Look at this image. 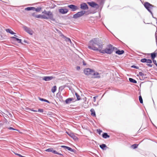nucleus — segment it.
Wrapping results in <instances>:
<instances>
[{
	"label": "nucleus",
	"mask_w": 157,
	"mask_h": 157,
	"mask_svg": "<svg viewBox=\"0 0 157 157\" xmlns=\"http://www.w3.org/2000/svg\"><path fill=\"white\" fill-rule=\"evenodd\" d=\"M103 47V44L101 40L98 38H94L90 40L88 44V48L94 51H98L103 54H111L115 49L117 48L111 44L108 45L104 49L102 50Z\"/></svg>",
	"instance_id": "nucleus-1"
},
{
	"label": "nucleus",
	"mask_w": 157,
	"mask_h": 157,
	"mask_svg": "<svg viewBox=\"0 0 157 157\" xmlns=\"http://www.w3.org/2000/svg\"><path fill=\"white\" fill-rule=\"evenodd\" d=\"M42 13L44 16V19H50L52 21H55V19L53 17V15L52 13L50 11H47L44 10Z\"/></svg>",
	"instance_id": "nucleus-2"
},
{
	"label": "nucleus",
	"mask_w": 157,
	"mask_h": 157,
	"mask_svg": "<svg viewBox=\"0 0 157 157\" xmlns=\"http://www.w3.org/2000/svg\"><path fill=\"white\" fill-rule=\"evenodd\" d=\"M144 6L147 10L152 15V13L151 10L153 7H155V6H154L153 5L147 2H145L144 3Z\"/></svg>",
	"instance_id": "nucleus-3"
},
{
	"label": "nucleus",
	"mask_w": 157,
	"mask_h": 157,
	"mask_svg": "<svg viewBox=\"0 0 157 157\" xmlns=\"http://www.w3.org/2000/svg\"><path fill=\"white\" fill-rule=\"evenodd\" d=\"M85 13L86 11H81L80 12H78L74 15L73 17L74 18L76 19L83 15L85 14Z\"/></svg>",
	"instance_id": "nucleus-4"
},
{
	"label": "nucleus",
	"mask_w": 157,
	"mask_h": 157,
	"mask_svg": "<svg viewBox=\"0 0 157 157\" xmlns=\"http://www.w3.org/2000/svg\"><path fill=\"white\" fill-rule=\"evenodd\" d=\"M87 3L92 7L95 8L96 9H98L99 7V6L98 4L96 3L93 2H87Z\"/></svg>",
	"instance_id": "nucleus-5"
},
{
	"label": "nucleus",
	"mask_w": 157,
	"mask_h": 157,
	"mask_svg": "<svg viewBox=\"0 0 157 157\" xmlns=\"http://www.w3.org/2000/svg\"><path fill=\"white\" fill-rule=\"evenodd\" d=\"M93 70L89 68L85 69L84 70V72L85 74L86 75H92V72L93 71Z\"/></svg>",
	"instance_id": "nucleus-6"
},
{
	"label": "nucleus",
	"mask_w": 157,
	"mask_h": 157,
	"mask_svg": "<svg viewBox=\"0 0 157 157\" xmlns=\"http://www.w3.org/2000/svg\"><path fill=\"white\" fill-rule=\"evenodd\" d=\"M23 28L24 30L28 33L31 35H33V32L30 29L25 25L23 26Z\"/></svg>",
	"instance_id": "nucleus-7"
},
{
	"label": "nucleus",
	"mask_w": 157,
	"mask_h": 157,
	"mask_svg": "<svg viewBox=\"0 0 157 157\" xmlns=\"http://www.w3.org/2000/svg\"><path fill=\"white\" fill-rule=\"evenodd\" d=\"M68 7L71 9L72 11H74L78 9L77 6L73 5H71L68 6Z\"/></svg>",
	"instance_id": "nucleus-8"
},
{
	"label": "nucleus",
	"mask_w": 157,
	"mask_h": 157,
	"mask_svg": "<svg viewBox=\"0 0 157 157\" xmlns=\"http://www.w3.org/2000/svg\"><path fill=\"white\" fill-rule=\"evenodd\" d=\"M59 13L63 14L66 13L68 11V10L66 8L60 9L59 10Z\"/></svg>",
	"instance_id": "nucleus-9"
},
{
	"label": "nucleus",
	"mask_w": 157,
	"mask_h": 157,
	"mask_svg": "<svg viewBox=\"0 0 157 157\" xmlns=\"http://www.w3.org/2000/svg\"><path fill=\"white\" fill-rule=\"evenodd\" d=\"M80 8L83 10H86L88 9L87 5L85 3H82L80 5Z\"/></svg>",
	"instance_id": "nucleus-10"
},
{
	"label": "nucleus",
	"mask_w": 157,
	"mask_h": 157,
	"mask_svg": "<svg viewBox=\"0 0 157 157\" xmlns=\"http://www.w3.org/2000/svg\"><path fill=\"white\" fill-rule=\"evenodd\" d=\"M92 73V75H93L94 78H99L101 77L100 74L97 72H95L94 71H93Z\"/></svg>",
	"instance_id": "nucleus-11"
},
{
	"label": "nucleus",
	"mask_w": 157,
	"mask_h": 157,
	"mask_svg": "<svg viewBox=\"0 0 157 157\" xmlns=\"http://www.w3.org/2000/svg\"><path fill=\"white\" fill-rule=\"evenodd\" d=\"M52 76H44L43 77L42 79L45 81H49L53 79Z\"/></svg>",
	"instance_id": "nucleus-12"
},
{
	"label": "nucleus",
	"mask_w": 157,
	"mask_h": 157,
	"mask_svg": "<svg viewBox=\"0 0 157 157\" xmlns=\"http://www.w3.org/2000/svg\"><path fill=\"white\" fill-rule=\"evenodd\" d=\"M74 100L72 98H69L66 99L65 100V102L67 104H69L71 103V101Z\"/></svg>",
	"instance_id": "nucleus-13"
},
{
	"label": "nucleus",
	"mask_w": 157,
	"mask_h": 157,
	"mask_svg": "<svg viewBox=\"0 0 157 157\" xmlns=\"http://www.w3.org/2000/svg\"><path fill=\"white\" fill-rule=\"evenodd\" d=\"M66 133L68 134V135L71 138H73L74 140H75L77 138V137L75 136L74 134L72 133H69L68 132H66Z\"/></svg>",
	"instance_id": "nucleus-14"
},
{
	"label": "nucleus",
	"mask_w": 157,
	"mask_h": 157,
	"mask_svg": "<svg viewBox=\"0 0 157 157\" xmlns=\"http://www.w3.org/2000/svg\"><path fill=\"white\" fill-rule=\"evenodd\" d=\"M102 137L105 139L109 138L110 137L108 135V134L106 132H104L102 134Z\"/></svg>",
	"instance_id": "nucleus-15"
},
{
	"label": "nucleus",
	"mask_w": 157,
	"mask_h": 157,
	"mask_svg": "<svg viewBox=\"0 0 157 157\" xmlns=\"http://www.w3.org/2000/svg\"><path fill=\"white\" fill-rule=\"evenodd\" d=\"M124 52V51L123 50L121 51L119 50H118L116 52V54L119 55H121L123 54Z\"/></svg>",
	"instance_id": "nucleus-16"
},
{
	"label": "nucleus",
	"mask_w": 157,
	"mask_h": 157,
	"mask_svg": "<svg viewBox=\"0 0 157 157\" xmlns=\"http://www.w3.org/2000/svg\"><path fill=\"white\" fill-rule=\"evenodd\" d=\"M6 31L11 34H15V33H14L13 31L11 29H6Z\"/></svg>",
	"instance_id": "nucleus-17"
},
{
	"label": "nucleus",
	"mask_w": 157,
	"mask_h": 157,
	"mask_svg": "<svg viewBox=\"0 0 157 157\" xmlns=\"http://www.w3.org/2000/svg\"><path fill=\"white\" fill-rule=\"evenodd\" d=\"M34 17H36L37 18H41L44 19V16L43 15V14L42 15L38 14V15H35L34 16Z\"/></svg>",
	"instance_id": "nucleus-18"
},
{
	"label": "nucleus",
	"mask_w": 157,
	"mask_h": 157,
	"mask_svg": "<svg viewBox=\"0 0 157 157\" xmlns=\"http://www.w3.org/2000/svg\"><path fill=\"white\" fill-rule=\"evenodd\" d=\"M100 147L103 150H105L106 149H105V148H107V147L106 146V145L104 144H102L100 145Z\"/></svg>",
	"instance_id": "nucleus-19"
},
{
	"label": "nucleus",
	"mask_w": 157,
	"mask_h": 157,
	"mask_svg": "<svg viewBox=\"0 0 157 157\" xmlns=\"http://www.w3.org/2000/svg\"><path fill=\"white\" fill-rule=\"evenodd\" d=\"M35 9V7H28L25 9V10H33L34 11V10Z\"/></svg>",
	"instance_id": "nucleus-20"
},
{
	"label": "nucleus",
	"mask_w": 157,
	"mask_h": 157,
	"mask_svg": "<svg viewBox=\"0 0 157 157\" xmlns=\"http://www.w3.org/2000/svg\"><path fill=\"white\" fill-rule=\"evenodd\" d=\"M12 38L15 40L16 41H17L18 43L23 44V43H21V39H19L15 37H12Z\"/></svg>",
	"instance_id": "nucleus-21"
},
{
	"label": "nucleus",
	"mask_w": 157,
	"mask_h": 157,
	"mask_svg": "<svg viewBox=\"0 0 157 157\" xmlns=\"http://www.w3.org/2000/svg\"><path fill=\"white\" fill-rule=\"evenodd\" d=\"M90 111L91 112V115L92 116L95 117L96 116V114L94 110L93 109H91Z\"/></svg>",
	"instance_id": "nucleus-22"
},
{
	"label": "nucleus",
	"mask_w": 157,
	"mask_h": 157,
	"mask_svg": "<svg viewBox=\"0 0 157 157\" xmlns=\"http://www.w3.org/2000/svg\"><path fill=\"white\" fill-rule=\"evenodd\" d=\"M45 151L47 152H52L54 154V151H56L54 150L52 148H49L45 150Z\"/></svg>",
	"instance_id": "nucleus-23"
},
{
	"label": "nucleus",
	"mask_w": 157,
	"mask_h": 157,
	"mask_svg": "<svg viewBox=\"0 0 157 157\" xmlns=\"http://www.w3.org/2000/svg\"><path fill=\"white\" fill-rule=\"evenodd\" d=\"M129 81L131 82L134 83H136L137 82V81L133 79L132 78H129Z\"/></svg>",
	"instance_id": "nucleus-24"
},
{
	"label": "nucleus",
	"mask_w": 157,
	"mask_h": 157,
	"mask_svg": "<svg viewBox=\"0 0 157 157\" xmlns=\"http://www.w3.org/2000/svg\"><path fill=\"white\" fill-rule=\"evenodd\" d=\"M62 38H63L65 39V40L67 42H69L71 43V39L68 37H67L65 36L64 37H63Z\"/></svg>",
	"instance_id": "nucleus-25"
},
{
	"label": "nucleus",
	"mask_w": 157,
	"mask_h": 157,
	"mask_svg": "<svg viewBox=\"0 0 157 157\" xmlns=\"http://www.w3.org/2000/svg\"><path fill=\"white\" fill-rule=\"evenodd\" d=\"M56 90V86H54L52 89V93H54Z\"/></svg>",
	"instance_id": "nucleus-26"
},
{
	"label": "nucleus",
	"mask_w": 157,
	"mask_h": 157,
	"mask_svg": "<svg viewBox=\"0 0 157 157\" xmlns=\"http://www.w3.org/2000/svg\"><path fill=\"white\" fill-rule=\"evenodd\" d=\"M42 8L41 7H38L36 8H35V9L34 10V11H36V12H39L41 10Z\"/></svg>",
	"instance_id": "nucleus-27"
},
{
	"label": "nucleus",
	"mask_w": 157,
	"mask_h": 157,
	"mask_svg": "<svg viewBox=\"0 0 157 157\" xmlns=\"http://www.w3.org/2000/svg\"><path fill=\"white\" fill-rule=\"evenodd\" d=\"M138 145L137 144H134L132 145L131 147L133 149H135L137 147Z\"/></svg>",
	"instance_id": "nucleus-28"
},
{
	"label": "nucleus",
	"mask_w": 157,
	"mask_h": 157,
	"mask_svg": "<svg viewBox=\"0 0 157 157\" xmlns=\"http://www.w3.org/2000/svg\"><path fill=\"white\" fill-rule=\"evenodd\" d=\"M139 75L140 76H141L142 77H144V78L145 76L146 75L144 74L141 72H139Z\"/></svg>",
	"instance_id": "nucleus-29"
},
{
	"label": "nucleus",
	"mask_w": 157,
	"mask_h": 157,
	"mask_svg": "<svg viewBox=\"0 0 157 157\" xmlns=\"http://www.w3.org/2000/svg\"><path fill=\"white\" fill-rule=\"evenodd\" d=\"M139 100L141 103H143V99L140 95L139 96Z\"/></svg>",
	"instance_id": "nucleus-30"
},
{
	"label": "nucleus",
	"mask_w": 157,
	"mask_h": 157,
	"mask_svg": "<svg viewBox=\"0 0 157 157\" xmlns=\"http://www.w3.org/2000/svg\"><path fill=\"white\" fill-rule=\"evenodd\" d=\"M58 33L59 34V36L62 37H65V36L59 30L58 31Z\"/></svg>",
	"instance_id": "nucleus-31"
},
{
	"label": "nucleus",
	"mask_w": 157,
	"mask_h": 157,
	"mask_svg": "<svg viewBox=\"0 0 157 157\" xmlns=\"http://www.w3.org/2000/svg\"><path fill=\"white\" fill-rule=\"evenodd\" d=\"M58 33L59 34V36L62 37H65V36L59 30L58 31Z\"/></svg>",
	"instance_id": "nucleus-32"
},
{
	"label": "nucleus",
	"mask_w": 157,
	"mask_h": 157,
	"mask_svg": "<svg viewBox=\"0 0 157 157\" xmlns=\"http://www.w3.org/2000/svg\"><path fill=\"white\" fill-rule=\"evenodd\" d=\"M66 149L71 152L74 151V150L73 149H72L71 148L69 147H67Z\"/></svg>",
	"instance_id": "nucleus-33"
},
{
	"label": "nucleus",
	"mask_w": 157,
	"mask_h": 157,
	"mask_svg": "<svg viewBox=\"0 0 157 157\" xmlns=\"http://www.w3.org/2000/svg\"><path fill=\"white\" fill-rule=\"evenodd\" d=\"M152 62V61L150 59H147V61H146V62L147 63H151Z\"/></svg>",
	"instance_id": "nucleus-34"
},
{
	"label": "nucleus",
	"mask_w": 157,
	"mask_h": 157,
	"mask_svg": "<svg viewBox=\"0 0 157 157\" xmlns=\"http://www.w3.org/2000/svg\"><path fill=\"white\" fill-rule=\"evenodd\" d=\"M147 61V59L143 58L141 59L140 61L142 63H146Z\"/></svg>",
	"instance_id": "nucleus-35"
},
{
	"label": "nucleus",
	"mask_w": 157,
	"mask_h": 157,
	"mask_svg": "<svg viewBox=\"0 0 157 157\" xmlns=\"http://www.w3.org/2000/svg\"><path fill=\"white\" fill-rule=\"evenodd\" d=\"M75 94L77 98V100H80V96L77 93H75Z\"/></svg>",
	"instance_id": "nucleus-36"
},
{
	"label": "nucleus",
	"mask_w": 157,
	"mask_h": 157,
	"mask_svg": "<svg viewBox=\"0 0 157 157\" xmlns=\"http://www.w3.org/2000/svg\"><path fill=\"white\" fill-rule=\"evenodd\" d=\"M97 132L100 135L101 133L102 132V131L100 129H98L97 130Z\"/></svg>",
	"instance_id": "nucleus-37"
},
{
	"label": "nucleus",
	"mask_w": 157,
	"mask_h": 157,
	"mask_svg": "<svg viewBox=\"0 0 157 157\" xmlns=\"http://www.w3.org/2000/svg\"><path fill=\"white\" fill-rule=\"evenodd\" d=\"M98 97V96H94L93 98V101L94 102H95L96 101V99Z\"/></svg>",
	"instance_id": "nucleus-38"
},
{
	"label": "nucleus",
	"mask_w": 157,
	"mask_h": 157,
	"mask_svg": "<svg viewBox=\"0 0 157 157\" xmlns=\"http://www.w3.org/2000/svg\"><path fill=\"white\" fill-rule=\"evenodd\" d=\"M54 154L59 155H63L62 154H61V153H59L57 152L56 151H54Z\"/></svg>",
	"instance_id": "nucleus-39"
},
{
	"label": "nucleus",
	"mask_w": 157,
	"mask_h": 157,
	"mask_svg": "<svg viewBox=\"0 0 157 157\" xmlns=\"http://www.w3.org/2000/svg\"><path fill=\"white\" fill-rule=\"evenodd\" d=\"M44 111L43 109H39L38 110V112H40V113H43Z\"/></svg>",
	"instance_id": "nucleus-40"
},
{
	"label": "nucleus",
	"mask_w": 157,
	"mask_h": 157,
	"mask_svg": "<svg viewBox=\"0 0 157 157\" xmlns=\"http://www.w3.org/2000/svg\"><path fill=\"white\" fill-rule=\"evenodd\" d=\"M38 99L40 100L41 101H44L45 100V99H44L41 98L40 97H39Z\"/></svg>",
	"instance_id": "nucleus-41"
},
{
	"label": "nucleus",
	"mask_w": 157,
	"mask_h": 157,
	"mask_svg": "<svg viewBox=\"0 0 157 157\" xmlns=\"http://www.w3.org/2000/svg\"><path fill=\"white\" fill-rule=\"evenodd\" d=\"M4 114H5L4 113L2 112V111L0 110V115L1 116H2V115L4 116Z\"/></svg>",
	"instance_id": "nucleus-42"
},
{
	"label": "nucleus",
	"mask_w": 157,
	"mask_h": 157,
	"mask_svg": "<svg viewBox=\"0 0 157 157\" xmlns=\"http://www.w3.org/2000/svg\"><path fill=\"white\" fill-rule=\"evenodd\" d=\"M131 67H132V68H136V69L138 68V67L137 66H135V65H132L131 66Z\"/></svg>",
	"instance_id": "nucleus-43"
},
{
	"label": "nucleus",
	"mask_w": 157,
	"mask_h": 157,
	"mask_svg": "<svg viewBox=\"0 0 157 157\" xmlns=\"http://www.w3.org/2000/svg\"><path fill=\"white\" fill-rule=\"evenodd\" d=\"M153 61V62L155 64L156 66H157V64L156 63V60H154V59H152Z\"/></svg>",
	"instance_id": "nucleus-44"
},
{
	"label": "nucleus",
	"mask_w": 157,
	"mask_h": 157,
	"mask_svg": "<svg viewBox=\"0 0 157 157\" xmlns=\"http://www.w3.org/2000/svg\"><path fill=\"white\" fill-rule=\"evenodd\" d=\"M61 147H63V148H65V149H66L67 148V146H64V145H62V146H61Z\"/></svg>",
	"instance_id": "nucleus-45"
},
{
	"label": "nucleus",
	"mask_w": 157,
	"mask_h": 157,
	"mask_svg": "<svg viewBox=\"0 0 157 157\" xmlns=\"http://www.w3.org/2000/svg\"><path fill=\"white\" fill-rule=\"evenodd\" d=\"M61 147H63V148H65V149H66L67 148V146H64V145H62V146H61Z\"/></svg>",
	"instance_id": "nucleus-46"
},
{
	"label": "nucleus",
	"mask_w": 157,
	"mask_h": 157,
	"mask_svg": "<svg viewBox=\"0 0 157 157\" xmlns=\"http://www.w3.org/2000/svg\"><path fill=\"white\" fill-rule=\"evenodd\" d=\"M80 69V67L79 66H77L76 67V69L78 71Z\"/></svg>",
	"instance_id": "nucleus-47"
},
{
	"label": "nucleus",
	"mask_w": 157,
	"mask_h": 157,
	"mask_svg": "<svg viewBox=\"0 0 157 157\" xmlns=\"http://www.w3.org/2000/svg\"><path fill=\"white\" fill-rule=\"evenodd\" d=\"M9 129L10 130H16V129L13 128L12 127H10L9 128Z\"/></svg>",
	"instance_id": "nucleus-48"
},
{
	"label": "nucleus",
	"mask_w": 157,
	"mask_h": 157,
	"mask_svg": "<svg viewBox=\"0 0 157 157\" xmlns=\"http://www.w3.org/2000/svg\"><path fill=\"white\" fill-rule=\"evenodd\" d=\"M150 64V63L147 64V65L149 67H152V65Z\"/></svg>",
	"instance_id": "nucleus-49"
},
{
	"label": "nucleus",
	"mask_w": 157,
	"mask_h": 157,
	"mask_svg": "<svg viewBox=\"0 0 157 157\" xmlns=\"http://www.w3.org/2000/svg\"><path fill=\"white\" fill-rule=\"evenodd\" d=\"M15 154L16 155H18V156H19L20 157H21V155L20 154H18V153H15Z\"/></svg>",
	"instance_id": "nucleus-50"
},
{
	"label": "nucleus",
	"mask_w": 157,
	"mask_h": 157,
	"mask_svg": "<svg viewBox=\"0 0 157 157\" xmlns=\"http://www.w3.org/2000/svg\"><path fill=\"white\" fill-rule=\"evenodd\" d=\"M45 102H47L48 103H50V102L48 100H46L45 99V101H44Z\"/></svg>",
	"instance_id": "nucleus-51"
},
{
	"label": "nucleus",
	"mask_w": 157,
	"mask_h": 157,
	"mask_svg": "<svg viewBox=\"0 0 157 157\" xmlns=\"http://www.w3.org/2000/svg\"><path fill=\"white\" fill-rule=\"evenodd\" d=\"M83 64L84 65H86V63H85V62L84 61L83 62Z\"/></svg>",
	"instance_id": "nucleus-52"
},
{
	"label": "nucleus",
	"mask_w": 157,
	"mask_h": 157,
	"mask_svg": "<svg viewBox=\"0 0 157 157\" xmlns=\"http://www.w3.org/2000/svg\"><path fill=\"white\" fill-rule=\"evenodd\" d=\"M31 110L32 111H34V112H38V111L36 110H33V109H32Z\"/></svg>",
	"instance_id": "nucleus-53"
},
{
	"label": "nucleus",
	"mask_w": 157,
	"mask_h": 157,
	"mask_svg": "<svg viewBox=\"0 0 157 157\" xmlns=\"http://www.w3.org/2000/svg\"><path fill=\"white\" fill-rule=\"evenodd\" d=\"M152 17H153V18H155V19H156V21H157V18H156V17H153V15H152Z\"/></svg>",
	"instance_id": "nucleus-54"
},
{
	"label": "nucleus",
	"mask_w": 157,
	"mask_h": 157,
	"mask_svg": "<svg viewBox=\"0 0 157 157\" xmlns=\"http://www.w3.org/2000/svg\"><path fill=\"white\" fill-rule=\"evenodd\" d=\"M24 42L25 43H27V41L25 40H24Z\"/></svg>",
	"instance_id": "nucleus-55"
},
{
	"label": "nucleus",
	"mask_w": 157,
	"mask_h": 157,
	"mask_svg": "<svg viewBox=\"0 0 157 157\" xmlns=\"http://www.w3.org/2000/svg\"><path fill=\"white\" fill-rule=\"evenodd\" d=\"M56 31L57 32H58V31H59V30H58V29H56Z\"/></svg>",
	"instance_id": "nucleus-56"
},
{
	"label": "nucleus",
	"mask_w": 157,
	"mask_h": 157,
	"mask_svg": "<svg viewBox=\"0 0 157 157\" xmlns=\"http://www.w3.org/2000/svg\"><path fill=\"white\" fill-rule=\"evenodd\" d=\"M14 36H15L14 37H17V36L16 35H14Z\"/></svg>",
	"instance_id": "nucleus-57"
},
{
	"label": "nucleus",
	"mask_w": 157,
	"mask_h": 157,
	"mask_svg": "<svg viewBox=\"0 0 157 157\" xmlns=\"http://www.w3.org/2000/svg\"><path fill=\"white\" fill-rule=\"evenodd\" d=\"M102 3V1H101V2L100 4H101Z\"/></svg>",
	"instance_id": "nucleus-58"
},
{
	"label": "nucleus",
	"mask_w": 157,
	"mask_h": 157,
	"mask_svg": "<svg viewBox=\"0 0 157 157\" xmlns=\"http://www.w3.org/2000/svg\"><path fill=\"white\" fill-rule=\"evenodd\" d=\"M156 23H157V22H156Z\"/></svg>",
	"instance_id": "nucleus-59"
}]
</instances>
